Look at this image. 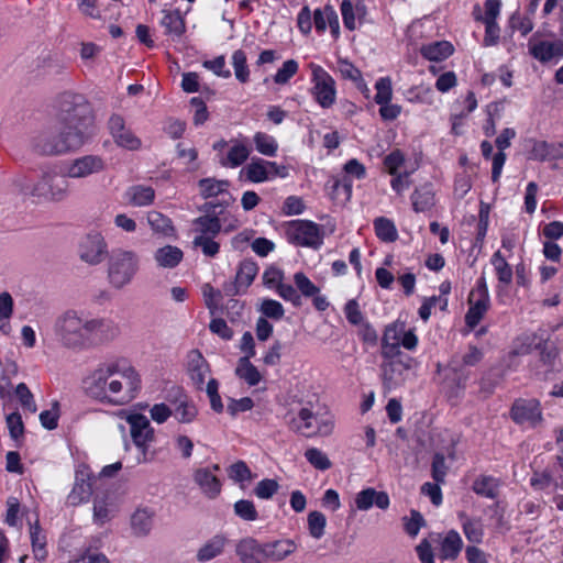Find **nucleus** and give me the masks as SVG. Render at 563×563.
<instances>
[{"mask_svg":"<svg viewBox=\"0 0 563 563\" xmlns=\"http://www.w3.org/2000/svg\"><path fill=\"white\" fill-rule=\"evenodd\" d=\"M93 117L86 98L64 92L58 99L55 124L41 131L32 142L41 155H63L80 148L92 133Z\"/></svg>","mask_w":563,"mask_h":563,"instance_id":"f257e3e1","label":"nucleus"},{"mask_svg":"<svg viewBox=\"0 0 563 563\" xmlns=\"http://www.w3.org/2000/svg\"><path fill=\"white\" fill-rule=\"evenodd\" d=\"M86 394L107 405L123 406L134 400L141 389L137 371L125 360L104 362L85 378Z\"/></svg>","mask_w":563,"mask_h":563,"instance_id":"f03ea898","label":"nucleus"},{"mask_svg":"<svg viewBox=\"0 0 563 563\" xmlns=\"http://www.w3.org/2000/svg\"><path fill=\"white\" fill-rule=\"evenodd\" d=\"M54 333L63 346L86 350L114 340L120 334V328L110 319L90 318L68 310L56 318Z\"/></svg>","mask_w":563,"mask_h":563,"instance_id":"7ed1b4c3","label":"nucleus"},{"mask_svg":"<svg viewBox=\"0 0 563 563\" xmlns=\"http://www.w3.org/2000/svg\"><path fill=\"white\" fill-rule=\"evenodd\" d=\"M139 271V256L135 252L114 249L109 255L108 278L110 284L121 289L130 284Z\"/></svg>","mask_w":563,"mask_h":563,"instance_id":"20e7f679","label":"nucleus"},{"mask_svg":"<svg viewBox=\"0 0 563 563\" xmlns=\"http://www.w3.org/2000/svg\"><path fill=\"white\" fill-rule=\"evenodd\" d=\"M419 168V162L416 158L407 157L400 150H394L389 153V184L391 188L401 195L412 185L411 175Z\"/></svg>","mask_w":563,"mask_h":563,"instance_id":"39448f33","label":"nucleus"},{"mask_svg":"<svg viewBox=\"0 0 563 563\" xmlns=\"http://www.w3.org/2000/svg\"><path fill=\"white\" fill-rule=\"evenodd\" d=\"M286 235L290 243L314 250L319 249L323 242L321 228L308 220L291 221L286 229Z\"/></svg>","mask_w":563,"mask_h":563,"instance_id":"423d86ee","label":"nucleus"},{"mask_svg":"<svg viewBox=\"0 0 563 563\" xmlns=\"http://www.w3.org/2000/svg\"><path fill=\"white\" fill-rule=\"evenodd\" d=\"M313 87L311 93L317 103L323 108H331L336 99L335 81L321 66L311 64Z\"/></svg>","mask_w":563,"mask_h":563,"instance_id":"0eeeda50","label":"nucleus"},{"mask_svg":"<svg viewBox=\"0 0 563 563\" xmlns=\"http://www.w3.org/2000/svg\"><path fill=\"white\" fill-rule=\"evenodd\" d=\"M510 418L516 424L537 428L543 422L541 404L536 398L516 399L510 408Z\"/></svg>","mask_w":563,"mask_h":563,"instance_id":"6e6552de","label":"nucleus"},{"mask_svg":"<svg viewBox=\"0 0 563 563\" xmlns=\"http://www.w3.org/2000/svg\"><path fill=\"white\" fill-rule=\"evenodd\" d=\"M68 187L69 181L67 176L55 173H44L41 179L33 185L31 195L53 201H62L67 197Z\"/></svg>","mask_w":563,"mask_h":563,"instance_id":"1a4fd4ad","label":"nucleus"},{"mask_svg":"<svg viewBox=\"0 0 563 563\" xmlns=\"http://www.w3.org/2000/svg\"><path fill=\"white\" fill-rule=\"evenodd\" d=\"M468 303L470 308L465 314V323L474 329L489 308V294L484 276L478 278L475 289L471 291Z\"/></svg>","mask_w":563,"mask_h":563,"instance_id":"9d476101","label":"nucleus"},{"mask_svg":"<svg viewBox=\"0 0 563 563\" xmlns=\"http://www.w3.org/2000/svg\"><path fill=\"white\" fill-rule=\"evenodd\" d=\"M298 420H294L295 429L307 438L327 437L333 431V421L330 418L318 419L308 408H301L298 412Z\"/></svg>","mask_w":563,"mask_h":563,"instance_id":"9b49d317","label":"nucleus"},{"mask_svg":"<svg viewBox=\"0 0 563 563\" xmlns=\"http://www.w3.org/2000/svg\"><path fill=\"white\" fill-rule=\"evenodd\" d=\"M220 206L221 205L213 202H206L199 208V210L203 211L206 214L194 219L192 232L195 233V236L217 238L222 229V223L219 218L221 211L217 212V208Z\"/></svg>","mask_w":563,"mask_h":563,"instance_id":"f8f14e48","label":"nucleus"},{"mask_svg":"<svg viewBox=\"0 0 563 563\" xmlns=\"http://www.w3.org/2000/svg\"><path fill=\"white\" fill-rule=\"evenodd\" d=\"M258 272L257 264L251 260H244L240 263L235 278L232 282H225L222 290L225 296L234 297L243 294L252 285Z\"/></svg>","mask_w":563,"mask_h":563,"instance_id":"ddd939ff","label":"nucleus"},{"mask_svg":"<svg viewBox=\"0 0 563 563\" xmlns=\"http://www.w3.org/2000/svg\"><path fill=\"white\" fill-rule=\"evenodd\" d=\"M95 476L87 465H80L76 471L75 484L67 500L70 505L77 506L88 501L92 494V481Z\"/></svg>","mask_w":563,"mask_h":563,"instance_id":"4468645a","label":"nucleus"},{"mask_svg":"<svg viewBox=\"0 0 563 563\" xmlns=\"http://www.w3.org/2000/svg\"><path fill=\"white\" fill-rule=\"evenodd\" d=\"M107 254V243L98 232L87 234L79 247L80 258L90 264L101 263Z\"/></svg>","mask_w":563,"mask_h":563,"instance_id":"2eb2a0df","label":"nucleus"},{"mask_svg":"<svg viewBox=\"0 0 563 563\" xmlns=\"http://www.w3.org/2000/svg\"><path fill=\"white\" fill-rule=\"evenodd\" d=\"M126 421L130 424V432L134 444L145 455L146 444L154 440V430L151 427L150 420L141 413H133L128 417Z\"/></svg>","mask_w":563,"mask_h":563,"instance_id":"dca6fc26","label":"nucleus"},{"mask_svg":"<svg viewBox=\"0 0 563 563\" xmlns=\"http://www.w3.org/2000/svg\"><path fill=\"white\" fill-rule=\"evenodd\" d=\"M528 49L533 58L541 63H548L552 58L563 56V41H540L533 35L528 41Z\"/></svg>","mask_w":563,"mask_h":563,"instance_id":"f3484780","label":"nucleus"},{"mask_svg":"<svg viewBox=\"0 0 563 563\" xmlns=\"http://www.w3.org/2000/svg\"><path fill=\"white\" fill-rule=\"evenodd\" d=\"M104 161L97 155H85L76 158L67 169V176L70 178H85L104 169Z\"/></svg>","mask_w":563,"mask_h":563,"instance_id":"a211bd4d","label":"nucleus"},{"mask_svg":"<svg viewBox=\"0 0 563 563\" xmlns=\"http://www.w3.org/2000/svg\"><path fill=\"white\" fill-rule=\"evenodd\" d=\"M187 372L197 390H203L206 376L210 373V365L199 350H191L187 355Z\"/></svg>","mask_w":563,"mask_h":563,"instance_id":"6ab92c4d","label":"nucleus"},{"mask_svg":"<svg viewBox=\"0 0 563 563\" xmlns=\"http://www.w3.org/2000/svg\"><path fill=\"white\" fill-rule=\"evenodd\" d=\"M528 158L539 162L558 161L563 158V142H547L531 140Z\"/></svg>","mask_w":563,"mask_h":563,"instance_id":"aec40b11","label":"nucleus"},{"mask_svg":"<svg viewBox=\"0 0 563 563\" xmlns=\"http://www.w3.org/2000/svg\"><path fill=\"white\" fill-rule=\"evenodd\" d=\"M236 554L242 563H265L266 553L264 543L256 539L246 537L236 544Z\"/></svg>","mask_w":563,"mask_h":563,"instance_id":"412c9836","label":"nucleus"},{"mask_svg":"<svg viewBox=\"0 0 563 563\" xmlns=\"http://www.w3.org/2000/svg\"><path fill=\"white\" fill-rule=\"evenodd\" d=\"M194 482L201 492L210 499H214L221 493L222 484L210 468H198L194 473Z\"/></svg>","mask_w":563,"mask_h":563,"instance_id":"4be33fe9","label":"nucleus"},{"mask_svg":"<svg viewBox=\"0 0 563 563\" xmlns=\"http://www.w3.org/2000/svg\"><path fill=\"white\" fill-rule=\"evenodd\" d=\"M265 555L267 561L280 562L297 550V544L290 539H280L265 542Z\"/></svg>","mask_w":563,"mask_h":563,"instance_id":"5701e85b","label":"nucleus"},{"mask_svg":"<svg viewBox=\"0 0 563 563\" xmlns=\"http://www.w3.org/2000/svg\"><path fill=\"white\" fill-rule=\"evenodd\" d=\"M374 505L387 509V493L368 487L356 494L355 506L358 510H368Z\"/></svg>","mask_w":563,"mask_h":563,"instance_id":"b1692460","label":"nucleus"},{"mask_svg":"<svg viewBox=\"0 0 563 563\" xmlns=\"http://www.w3.org/2000/svg\"><path fill=\"white\" fill-rule=\"evenodd\" d=\"M336 70L340 73L343 79L351 80L355 87L366 98H368L369 89L363 79L361 70L357 67H355L346 58H339L336 62Z\"/></svg>","mask_w":563,"mask_h":563,"instance_id":"393cba45","label":"nucleus"},{"mask_svg":"<svg viewBox=\"0 0 563 563\" xmlns=\"http://www.w3.org/2000/svg\"><path fill=\"white\" fill-rule=\"evenodd\" d=\"M394 340V343H389V366H393L398 358L400 363H404L400 358V346H404L407 350H413L418 344V338L412 329L405 331L401 335L395 333Z\"/></svg>","mask_w":563,"mask_h":563,"instance_id":"a878e982","label":"nucleus"},{"mask_svg":"<svg viewBox=\"0 0 563 563\" xmlns=\"http://www.w3.org/2000/svg\"><path fill=\"white\" fill-rule=\"evenodd\" d=\"M155 512L150 508H137L131 516V529L134 536L145 537L153 527Z\"/></svg>","mask_w":563,"mask_h":563,"instance_id":"bb28decb","label":"nucleus"},{"mask_svg":"<svg viewBox=\"0 0 563 563\" xmlns=\"http://www.w3.org/2000/svg\"><path fill=\"white\" fill-rule=\"evenodd\" d=\"M184 257L183 251L174 245H165L159 247L154 253V260L157 265L162 268H174L176 267Z\"/></svg>","mask_w":563,"mask_h":563,"instance_id":"cd10ccee","label":"nucleus"},{"mask_svg":"<svg viewBox=\"0 0 563 563\" xmlns=\"http://www.w3.org/2000/svg\"><path fill=\"white\" fill-rule=\"evenodd\" d=\"M173 404L174 409L172 411L178 422L190 423L196 419L198 415L197 407L187 396L181 395Z\"/></svg>","mask_w":563,"mask_h":563,"instance_id":"c85d7f7f","label":"nucleus"},{"mask_svg":"<svg viewBox=\"0 0 563 563\" xmlns=\"http://www.w3.org/2000/svg\"><path fill=\"white\" fill-rule=\"evenodd\" d=\"M161 25L165 29V34L179 37L186 30L185 21L179 11L163 10Z\"/></svg>","mask_w":563,"mask_h":563,"instance_id":"c756f323","label":"nucleus"},{"mask_svg":"<svg viewBox=\"0 0 563 563\" xmlns=\"http://www.w3.org/2000/svg\"><path fill=\"white\" fill-rule=\"evenodd\" d=\"M463 541L460 534L451 530L441 541L439 556L442 560H454L462 550Z\"/></svg>","mask_w":563,"mask_h":563,"instance_id":"7c9ffc66","label":"nucleus"},{"mask_svg":"<svg viewBox=\"0 0 563 563\" xmlns=\"http://www.w3.org/2000/svg\"><path fill=\"white\" fill-rule=\"evenodd\" d=\"M114 515V506L108 495L96 496L93 500V521L97 525H104Z\"/></svg>","mask_w":563,"mask_h":563,"instance_id":"2f4dec72","label":"nucleus"},{"mask_svg":"<svg viewBox=\"0 0 563 563\" xmlns=\"http://www.w3.org/2000/svg\"><path fill=\"white\" fill-rule=\"evenodd\" d=\"M454 48L450 42L440 41L421 47V54L429 60H442L452 55Z\"/></svg>","mask_w":563,"mask_h":563,"instance_id":"473e14b6","label":"nucleus"},{"mask_svg":"<svg viewBox=\"0 0 563 563\" xmlns=\"http://www.w3.org/2000/svg\"><path fill=\"white\" fill-rule=\"evenodd\" d=\"M472 489L486 498H496L498 496L499 482L493 476L481 475L472 485Z\"/></svg>","mask_w":563,"mask_h":563,"instance_id":"72a5a7b5","label":"nucleus"},{"mask_svg":"<svg viewBox=\"0 0 563 563\" xmlns=\"http://www.w3.org/2000/svg\"><path fill=\"white\" fill-rule=\"evenodd\" d=\"M201 196L207 199L228 192L230 183L216 178H202L198 183Z\"/></svg>","mask_w":563,"mask_h":563,"instance_id":"f704fd0d","label":"nucleus"},{"mask_svg":"<svg viewBox=\"0 0 563 563\" xmlns=\"http://www.w3.org/2000/svg\"><path fill=\"white\" fill-rule=\"evenodd\" d=\"M235 375L244 379L250 386L257 385L261 379L262 375L258 372V369L251 363L247 357H241L238 362V366L235 368Z\"/></svg>","mask_w":563,"mask_h":563,"instance_id":"c9c22d12","label":"nucleus"},{"mask_svg":"<svg viewBox=\"0 0 563 563\" xmlns=\"http://www.w3.org/2000/svg\"><path fill=\"white\" fill-rule=\"evenodd\" d=\"M241 173H245L246 179L252 183H263L269 178V169H266L262 158H253Z\"/></svg>","mask_w":563,"mask_h":563,"instance_id":"e433bc0d","label":"nucleus"},{"mask_svg":"<svg viewBox=\"0 0 563 563\" xmlns=\"http://www.w3.org/2000/svg\"><path fill=\"white\" fill-rule=\"evenodd\" d=\"M129 201L133 206L144 207L153 202L155 191L152 187L133 186L128 191Z\"/></svg>","mask_w":563,"mask_h":563,"instance_id":"4c0bfd02","label":"nucleus"},{"mask_svg":"<svg viewBox=\"0 0 563 563\" xmlns=\"http://www.w3.org/2000/svg\"><path fill=\"white\" fill-rule=\"evenodd\" d=\"M225 544V539L222 536L213 537L209 542H207L200 550L198 551L197 558L201 562L210 561L217 555H219Z\"/></svg>","mask_w":563,"mask_h":563,"instance_id":"58836bf2","label":"nucleus"},{"mask_svg":"<svg viewBox=\"0 0 563 563\" xmlns=\"http://www.w3.org/2000/svg\"><path fill=\"white\" fill-rule=\"evenodd\" d=\"M465 537L470 542L479 543L483 539V523L481 519H472L465 515L460 516Z\"/></svg>","mask_w":563,"mask_h":563,"instance_id":"ea45409f","label":"nucleus"},{"mask_svg":"<svg viewBox=\"0 0 563 563\" xmlns=\"http://www.w3.org/2000/svg\"><path fill=\"white\" fill-rule=\"evenodd\" d=\"M31 542L33 548V553L36 560L43 561L46 559L47 552L45 549L46 545V537L43 533L41 527L36 522L30 528Z\"/></svg>","mask_w":563,"mask_h":563,"instance_id":"a19ab883","label":"nucleus"},{"mask_svg":"<svg viewBox=\"0 0 563 563\" xmlns=\"http://www.w3.org/2000/svg\"><path fill=\"white\" fill-rule=\"evenodd\" d=\"M147 222L153 231L164 235H170L174 231L169 218L158 211H150L147 213Z\"/></svg>","mask_w":563,"mask_h":563,"instance_id":"79ce46f5","label":"nucleus"},{"mask_svg":"<svg viewBox=\"0 0 563 563\" xmlns=\"http://www.w3.org/2000/svg\"><path fill=\"white\" fill-rule=\"evenodd\" d=\"M250 155V150L243 144H234L228 152L227 158L221 162L223 166L238 167L242 165Z\"/></svg>","mask_w":563,"mask_h":563,"instance_id":"37998d69","label":"nucleus"},{"mask_svg":"<svg viewBox=\"0 0 563 563\" xmlns=\"http://www.w3.org/2000/svg\"><path fill=\"white\" fill-rule=\"evenodd\" d=\"M307 521L310 536L317 540L321 539L327 526L325 516L321 511L314 510L309 512Z\"/></svg>","mask_w":563,"mask_h":563,"instance_id":"c03bdc74","label":"nucleus"},{"mask_svg":"<svg viewBox=\"0 0 563 563\" xmlns=\"http://www.w3.org/2000/svg\"><path fill=\"white\" fill-rule=\"evenodd\" d=\"M492 264L496 269L498 280L505 285H509L512 280V269L501 255L500 251L494 253Z\"/></svg>","mask_w":563,"mask_h":563,"instance_id":"a18cd8bd","label":"nucleus"},{"mask_svg":"<svg viewBox=\"0 0 563 563\" xmlns=\"http://www.w3.org/2000/svg\"><path fill=\"white\" fill-rule=\"evenodd\" d=\"M411 199L416 212L427 211L434 205L433 194L428 188L416 189Z\"/></svg>","mask_w":563,"mask_h":563,"instance_id":"49530a36","label":"nucleus"},{"mask_svg":"<svg viewBox=\"0 0 563 563\" xmlns=\"http://www.w3.org/2000/svg\"><path fill=\"white\" fill-rule=\"evenodd\" d=\"M232 65L236 79L245 84L250 78V70L246 64V54L242 49H236L232 55Z\"/></svg>","mask_w":563,"mask_h":563,"instance_id":"de8ad7c7","label":"nucleus"},{"mask_svg":"<svg viewBox=\"0 0 563 563\" xmlns=\"http://www.w3.org/2000/svg\"><path fill=\"white\" fill-rule=\"evenodd\" d=\"M254 143H255L256 150L261 154L266 155V156H275L278 146L273 136H271L266 133H263V132H257L254 135Z\"/></svg>","mask_w":563,"mask_h":563,"instance_id":"09e8293b","label":"nucleus"},{"mask_svg":"<svg viewBox=\"0 0 563 563\" xmlns=\"http://www.w3.org/2000/svg\"><path fill=\"white\" fill-rule=\"evenodd\" d=\"M307 461L317 470L327 471L332 466L331 461L321 450L310 448L305 452Z\"/></svg>","mask_w":563,"mask_h":563,"instance_id":"8fccbe9b","label":"nucleus"},{"mask_svg":"<svg viewBox=\"0 0 563 563\" xmlns=\"http://www.w3.org/2000/svg\"><path fill=\"white\" fill-rule=\"evenodd\" d=\"M233 507L234 514L245 521H255L258 518L255 505L251 500L240 499Z\"/></svg>","mask_w":563,"mask_h":563,"instance_id":"3c124183","label":"nucleus"},{"mask_svg":"<svg viewBox=\"0 0 563 563\" xmlns=\"http://www.w3.org/2000/svg\"><path fill=\"white\" fill-rule=\"evenodd\" d=\"M375 88L377 90L374 101L379 104V114L384 121H387V77L377 80Z\"/></svg>","mask_w":563,"mask_h":563,"instance_id":"603ef678","label":"nucleus"},{"mask_svg":"<svg viewBox=\"0 0 563 563\" xmlns=\"http://www.w3.org/2000/svg\"><path fill=\"white\" fill-rule=\"evenodd\" d=\"M298 63L295 59H288L284 62L282 67L277 70L274 76V81L277 85H285L289 79L298 71Z\"/></svg>","mask_w":563,"mask_h":563,"instance_id":"864d4df0","label":"nucleus"},{"mask_svg":"<svg viewBox=\"0 0 563 563\" xmlns=\"http://www.w3.org/2000/svg\"><path fill=\"white\" fill-rule=\"evenodd\" d=\"M214 239L216 238L209 236H195L192 245L195 247H200L206 256L214 257L220 251V244Z\"/></svg>","mask_w":563,"mask_h":563,"instance_id":"5fc2aeb1","label":"nucleus"},{"mask_svg":"<svg viewBox=\"0 0 563 563\" xmlns=\"http://www.w3.org/2000/svg\"><path fill=\"white\" fill-rule=\"evenodd\" d=\"M279 484L272 478H265L258 482L254 488V494L261 499L272 498L278 490Z\"/></svg>","mask_w":563,"mask_h":563,"instance_id":"6e6d98bb","label":"nucleus"},{"mask_svg":"<svg viewBox=\"0 0 563 563\" xmlns=\"http://www.w3.org/2000/svg\"><path fill=\"white\" fill-rule=\"evenodd\" d=\"M59 405L57 401L53 402L49 410H44L40 413V421L43 428L54 430L58 426Z\"/></svg>","mask_w":563,"mask_h":563,"instance_id":"4d7b16f0","label":"nucleus"},{"mask_svg":"<svg viewBox=\"0 0 563 563\" xmlns=\"http://www.w3.org/2000/svg\"><path fill=\"white\" fill-rule=\"evenodd\" d=\"M260 310L264 314V318H271L275 320L282 319L285 313L282 303L274 299H264Z\"/></svg>","mask_w":563,"mask_h":563,"instance_id":"13d9d810","label":"nucleus"},{"mask_svg":"<svg viewBox=\"0 0 563 563\" xmlns=\"http://www.w3.org/2000/svg\"><path fill=\"white\" fill-rule=\"evenodd\" d=\"M15 395L19 398L22 407L30 412L34 413L37 410L33 394L24 383H20L15 388Z\"/></svg>","mask_w":563,"mask_h":563,"instance_id":"bf43d9fd","label":"nucleus"},{"mask_svg":"<svg viewBox=\"0 0 563 563\" xmlns=\"http://www.w3.org/2000/svg\"><path fill=\"white\" fill-rule=\"evenodd\" d=\"M228 473H229V477L231 479H233L234 482H239V483H242L245 481H251V478H252L251 470L246 465V463L243 461H238V462L233 463L229 467Z\"/></svg>","mask_w":563,"mask_h":563,"instance_id":"052dcab7","label":"nucleus"},{"mask_svg":"<svg viewBox=\"0 0 563 563\" xmlns=\"http://www.w3.org/2000/svg\"><path fill=\"white\" fill-rule=\"evenodd\" d=\"M294 282L306 297H313L319 292V288L301 272L295 274Z\"/></svg>","mask_w":563,"mask_h":563,"instance_id":"680f3d73","label":"nucleus"},{"mask_svg":"<svg viewBox=\"0 0 563 563\" xmlns=\"http://www.w3.org/2000/svg\"><path fill=\"white\" fill-rule=\"evenodd\" d=\"M432 478L437 483H444L448 466L445 464V457L441 453H437L433 456L432 465H431Z\"/></svg>","mask_w":563,"mask_h":563,"instance_id":"e2e57ef3","label":"nucleus"},{"mask_svg":"<svg viewBox=\"0 0 563 563\" xmlns=\"http://www.w3.org/2000/svg\"><path fill=\"white\" fill-rule=\"evenodd\" d=\"M202 295L205 297V303L211 313L218 308L219 301L222 298L220 290L214 289L210 284L202 286Z\"/></svg>","mask_w":563,"mask_h":563,"instance_id":"0e129e2a","label":"nucleus"},{"mask_svg":"<svg viewBox=\"0 0 563 563\" xmlns=\"http://www.w3.org/2000/svg\"><path fill=\"white\" fill-rule=\"evenodd\" d=\"M530 484L534 489L544 490L549 487H553V474H551L549 467L543 472H536L530 479Z\"/></svg>","mask_w":563,"mask_h":563,"instance_id":"69168bd1","label":"nucleus"},{"mask_svg":"<svg viewBox=\"0 0 563 563\" xmlns=\"http://www.w3.org/2000/svg\"><path fill=\"white\" fill-rule=\"evenodd\" d=\"M119 146L125 147L128 150H137L141 146V141L137 139L130 129L126 126L122 132L118 135L114 141Z\"/></svg>","mask_w":563,"mask_h":563,"instance_id":"338daca9","label":"nucleus"},{"mask_svg":"<svg viewBox=\"0 0 563 563\" xmlns=\"http://www.w3.org/2000/svg\"><path fill=\"white\" fill-rule=\"evenodd\" d=\"M284 273L276 266H269L263 274V284L268 288H277L282 284Z\"/></svg>","mask_w":563,"mask_h":563,"instance_id":"774afa93","label":"nucleus"}]
</instances>
